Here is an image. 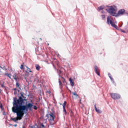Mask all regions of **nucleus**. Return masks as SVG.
Returning a JSON list of instances; mask_svg holds the SVG:
<instances>
[{"mask_svg": "<svg viewBox=\"0 0 128 128\" xmlns=\"http://www.w3.org/2000/svg\"><path fill=\"white\" fill-rule=\"evenodd\" d=\"M72 94L73 96H75L76 98H78V95L76 94V92H72Z\"/></svg>", "mask_w": 128, "mask_h": 128, "instance_id": "21", "label": "nucleus"}, {"mask_svg": "<svg viewBox=\"0 0 128 128\" xmlns=\"http://www.w3.org/2000/svg\"><path fill=\"white\" fill-rule=\"evenodd\" d=\"M124 32H126V31H123Z\"/></svg>", "mask_w": 128, "mask_h": 128, "instance_id": "35", "label": "nucleus"}, {"mask_svg": "<svg viewBox=\"0 0 128 128\" xmlns=\"http://www.w3.org/2000/svg\"><path fill=\"white\" fill-rule=\"evenodd\" d=\"M14 126H18V124H14Z\"/></svg>", "mask_w": 128, "mask_h": 128, "instance_id": "34", "label": "nucleus"}, {"mask_svg": "<svg viewBox=\"0 0 128 128\" xmlns=\"http://www.w3.org/2000/svg\"><path fill=\"white\" fill-rule=\"evenodd\" d=\"M69 81L70 82V84L72 86H74V80H72V78H70L69 79Z\"/></svg>", "mask_w": 128, "mask_h": 128, "instance_id": "11", "label": "nucleus"}, {"mask_svg": "<svg viewBox=\"0 0 128 128\" xmlns=\"http://www.w3.org/2000/svg\"><path fill=\"white\" fill-rule=\"evenodd\" d=\"M18 88L19 90H22L20 87V84H18V82H16V88H12V90H14V92H16V91L18 90V92H20V90H18Z\"/></svg>", "mask_w": 128, "mask_h": 128, "instance_id": "9", "label": "nucleus"}, {"mask_svg": "<svg viewBox=\"0 0 128 128\" xmlns=\"http://www.w3.org/2000/svg\"><path fill=\"white\" fill-rule=\"evenodd\" d=\"M126 12V10L124 9H121L118 10V14L116 13V16H123Z\"/></svg>", "mask_w": 128, "mask_h": 128, "instance_id": "8", "label": "nucleus"}, {"mask_svg": "<svg viewBox=\"0 0 128 128\" xmlns=\"http://www.w3.org/2000/svg\"><path fill=\"white\" fill-rule=\"evenodd\" d=\"M48 46H50V44H48Z\"/></svg>", "mask_w": 128, "mask_h": 128, "instance_id": "36", "label": "nucleus"}, {"mask_svg": "<svg viewBox=\"0 0 128 128\" xmlns=\"http://www.w3.org/2000/svg\"><path fill=\"white\" fill-rule=\"evenodd\" d=\"M58 73L59 74V76H60V78H62V70H58Z\"/></svg>", "mask_w": 128, "mask_h": 128, "instance_id": "19", "label": "nucleus"}, {"mask_svg": "<svg viewBox=\"0 0 128 128\" xmlns=\"http://www.w3.org/2000/svg\"><path fill=\"white\" fill-rule=\"evenodd\" d=\"M58 82H59V84L60 86V88H62V81H60V79H58Z\"/></svg>", "mask_w": 128, "mask_h": 128, "instance_id": "18", "label": "nucleus"}, {"mask_svg": "<svg viewBox=\"0 0 128 128\" xmlns=\"http://www.w3.org/2000/svg\"><path fill=\"white\" fill-rule=\"evenodd\" d=\"M24 92L20 93V96H19L18 99L16 98H14L13 102V106H20V100L21 98L23 102H26V97L24 96Z\"/></svg>", "mask_w": 128, "mask_h": 128, "instance_id": "3", "label": "nucleus"}, {"mask_svg": "<svg viewBox=\"0 0 128 128\" xmlns=\"http://www.w3.org/2000/svg\"><path fill=\"white\" fill-rule=\"evenodd\" d=\"M12 112L14 114H16L17 117L14 118H11L10 120L16 122L17 120H20L22 118H24V114L20 110L18 109V107L13 106L12 108Z\"/></svg>", "mask_w": 128, "mask_h": 128, "instance_id": "2", "label": "nucleus"}, {"mask_svg": "<svg viewBox=\"0 0 128 128\" xmlns=\"http://www.w3.org/2000/svg\"><path fill=\"white\" fill-rule=\"evenodd\" d=\"M40 40H42V38H40Z\"/></svg>", "mask_w": 128, "mask_h": 128, "instance_id": "38", "label": "nucleus"}, {"mask_svg": "<svg viewBox=\"0 0 128 128\" xmlns=\"http://www.w3.org/2000/svg\"><path fill=\"white\" fill-rule=\"evenodd\" d=\"M80 104H82V100H80Z\"/></svg>", "mask_w": 128, "mask_h": 128, "instance_id": "33", "label": "nucleus"}, {"mask_svg": "<svg viewBox=\"0 0 128 128\" xmlns=\"http://www.w3.org/2000/svg\"><path fill=\"white\" fill-rule=\"evenodd\" d=\"M40 128H46V126H44V124H42Z\"/></svg>", "mask_w": 128, "mask_h": 128, "instance_id": "24", "label": "nucleus"}, {"mask_svg": "<svg viewBox=\"0 0 128 128\" xmlns=\"http://www.w3.org/2000/svg\"><path fill=\"white\" fill-rule=\"evenodd\" d=\"M5 76H6L9 78H12V75L8 72L5 73Z\"/></svg>", "mask_w": 128, "mask_h": 128, "instance_id": "15", "label": "nucleus"}, {"mask_svg": "<svg viewBox=\"0 0 128 128\" xmlns=\"http://www.w3.org/2000/svg\"><path fill=\"white\" fill-rule=\"evenodd\" d=\"M20 70H24V65L22 64L20 67Z\"/></svg>", "mask_w": 128, "mask_h": 128, "instance_id": "26", "label": "nucleus"}, {"mask_svg": "<svg viewBox=\"0 0 128 128\" xmlns=\"http://www.w3.org/2000/svg\"><path fill=\"white\" fill-rule=\"evenodd\" d=\"M66 102L64 101L62 104L63 108H66Z\"/></svg>", "mask_w": 128, "mask_h": 128, "instance_id": "23", "label": "nucleus"}, {"mask_svg": "<svg viewBox=\"0 0 128 128\" xmlns=\"http://www.w3.org/2000/svg\"><path fill=\"white\" fill-rule=\"evenodd\" d=\"M46 94L49 96H50V94H52V92L50 90H47L46 92Z\"/></svg>", "mask_w": 128, "mask_h": 128, "instance_id": "16", "label": "nucleus"}, {"mask_svg": "<svg viewBox=\"0 0 128 128\" xmlns=\"http://www.w3.org/2000/svg\"><path fill=\"white\" fill-rule=\"evenodd\" d=\"M94 68L96 74L98 76H100V70L98 68V66H95L94 67Z\"/></svg>", "mask_w": 128, "mask_h": 128, "instance_id": "10", "label": "nucleus"}, {"mask_svg": "<svg viewBox=\"0 0 128 128\" xmlns=\"http://www.w3.org/2000/svg\"><path fill=\"white\" fill-rule=\"evenodd\" d=\"M33 108H34V109L35 110H38V107H36V106L33 105Z\"/></svg>", "mask_w": 128, "mask_h": 128, "instance_id": "27", "label": "nucleus"}, {"mask_svg": "<svg viewBox=\"0 0 128 128\" xmlns=\"http://www.w3.org/2000/svg\"><path fill=\"white\" fill-rule=\"evenodd\" d=\"M26 67L27 68V70L29 72H32V71L30 70V68L28 66H26Z\"/></svg>", "mask_w": 128, "mask_h": 128, "instance_id": "22", "label": "nucleus"}, {"mask_svg": "<svg viewBox=\"0 0 128 128\" xmlns=\"http://www.w3.org/2000/svg\"><path fill=\"white\" fill-rule=\"evenodd\" d=\"M53 66H54V68L55 70L56 69V66H54V65H53Z\"/></svg>", "mask_w": 128, "mask_h": 128, "instance_id": "32", "label": "nucleus"}, {"mask_svg": "<svg viewBox=\"0 0 128 128\" xmlns=\"http://www.w3.org/2000/svg\"><path fill=\"white\" fill-rule=\"evenodd\" d=\"M20 105H19V106H17L16 107L24 116V114H26V112L28 110H30V112L32 110V108L34 106V104H32V103H28L26 104V106H24V100H22V98H20Z\"/></svg>", "mask_w": 128, "mask_h": 128, "instance_id": "1", "label": "nucleus"}, {"mask_svg": "<svg viewBox=\"0 0 128 128\" xmlns=\"http://www.w3.org/2000/svg\"><path fill=\"white\" fill-rule=\"evenodd\" d=\"M104 6H100L98 8V10H104Z\"/></svg>", "mask_w": 128, "mask_h": 128, "instance_id": "20", "label": "nucleus"}, {"mask_svg": "<svg viewBox=\"0 0 128 128\" xmlns=\"http://www.w3.org/2000/svg\"><path fill=\"white\" fill-rule=\"evenodd\" d=\"M12 78H13L16 80V82H18V78H16V74H14L13 76H12Z\"/></svg>", "mask_w": 128, "mask_h": 128, "instance_id": "17", "label": "nucleus"}, {"mask_svg": "<svg viewBox=\"0 0 128 128\" xmlns=\"http://www.w3.org/2000/svg\"><path fill=\"white\" fill-rule=\"evenodd\" d=\"M108 12L112 16H116V9L112 6H109L108 8L106 9Z\"/></svg>", "mask_w": 128, "mask_h": 128, "instance_id": "4", "label": "nucleus"}, {"mask_svg": "<svg viewBox=\"0 0 128 128\" xmlns=\"http://www.w3.org/2000/svg\"><path fill=\"white\" fill-rule=\"evenodd\" d=\"M101 16L102 20H104V18H106V16L104 15H102Z\"/></svg>", "mask_w": 128, "mask_h": 128, "instance_id": "28", "label": "nucleus"}, {"mask_svg": "<svg viewBox=\"0 0 128 128\" xmlns=\"http://www.w3.org/2000/svg\"><path fill=\"white\" fill-rule=\"evenodd\" d=\"M60 78H61L63 84H66V79H64L62 76H61Z\"/></svg>", "mask_w": 128, "mask_h": 128, "instance_id": "14", "label": "nucleus"}, {"mask_svg": "<svg viewBox=\"0 0 128 128\" xmlns=\"http://www.w3.org/2000/svg\"><path fill=\"white\" fill-rule=\"evenodd\" d=\"M48 117L50 118L49 120L50 124H54L55 116L54 113H50L49 114H46V118H48Z\"/></svg>", "mask_w": 128, "mask_h": 128, "instance_id": "5", "label": "nucleus"}, {"mask_svg": "<svg viewBox=\"0 0 128 128\" xmlns=\"http://www.w3.org/2000/svg\"><path fill=\"white\" fill-rule=\"evenodd\" d=\"M35 66H36V70H40V65L36 64Z\"/></svg>", "mask_w": 128, "mask_h": 128, "instance_id": "13", "label": "nucleus"}, {"mask_svg": "<svg viewBox=\"0 0 128 128\" xmlns=\"http://www.w3.org/2000/svg\"><path fill=\"white\" fill-rule=\"evenodd\" d=\"M63 112H65L66 114V108H63Z\"/></svg>", "mask_w": 128, "mask_h": 128, "instance_id": "25", "label": "nucleus"}, {"mask_svg": "<svg viewBox=\"0 0 128 128\" xmlns=\"http://www.w3.org/2000/svg\"><path fill=\"white\" fill-rule=\"evenodd\" d=\"M14 94L16 96V94H18V90L14 92Z\"/></svg>", "mask_w": 128, "mask_h": 128, "instance_id": "29", "label": "nucleus"}, {"mask_svg": "<svg viewBox=\"0 0 128 128\" xmlns=\"http://www.w3.org/2000/svg\"><path fill=\"white\" fill-rule=\"evenodd\" d=\"M0 108H2H2H4L2 107V104H0Z\"/></svg>", "mask_w": 128, "mask_h": 128, "instance_id": "30", "label": "nucleus"}, {"mask_svg": "<svg viewBox=\"0 0 128 128\" xmlns=\"http://www.w3.org/2000/svg\"><path fill=\"white\" fill-rule=\"evenodd\" d=\"M94 108H95L96 112H98V114H100L102 112V111H100V110L98 109V108H96V104L94 105Z\"/></svg>", "mask_w": 128, "mask_h": 128, "instance_id": "12", "label": "nucleus"}, {"mask_svg": "<svg viewBox=\"0 0 128 128\" xmlns=\"http://www.w3.org/2000/svg\"><path fill=\"white\" fill-rule=\"evenodd\" d=\"M108 24H111L112 26L118 30V26H116L114 23L112 22V20L110 19V16H108L107 18V22Z\"/></svg>", "mask_w": 128, "mask_h": 128, "instance_id": "6", "label": "nucleus"}, {"mask_svg": "<svg viewBox=\"0 0 128 128\" xmlns=\"http://www.w3.org/2000/svg\"><path fill=\"white\" fill-rule=\"evenodd\" d=\"M110 78L111 80H112V77L110 76Z\"/></svg>", "mask_w": 128, "mask_h": 128, "instance_id": "31", "label": "nucleus"}, {"mask_svg": "<svg viewBox=\"0 0 128 128\" xmlns=\"http://www.w3.org/2000/svg\"><path fill=\"white\" fill-rule=\"evenodd\" d=\"M110 94L113 100H119V98H120V96L118 94L110 93Z\"/></svg>", "mask_w": 128, "mask_h": 128, "instance_id": "7", "label": "nucleus"}, {"mask_svg": "<svg viewBox=\"0 0 128 128\" xmlns=\"http://www.w3.org/2000/svg\"><path fill=\"white\" fill-rule=\"evenodd\" d=\"M60 68H62V67H60Z\"/></svg>", "mask_w": 128, "mask_h": 128, "instance_id": "37", "label": "nucleus"}]
</instances>
